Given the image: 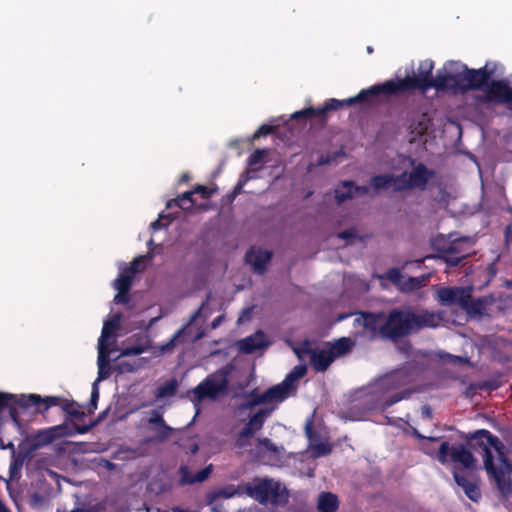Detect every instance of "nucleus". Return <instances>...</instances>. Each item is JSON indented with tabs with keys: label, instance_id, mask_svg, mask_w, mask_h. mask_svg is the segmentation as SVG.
<instances>
[{
	"label": "nucleus",
	"instance_id": "15",
	"mask_svg": "<svg viewBox=\"0 0 512 512\" xmlns=\"http://www.w3.org/2000/svg\"><path fill=\"white\" fill-rule=\"evenodd\" d=\"M410 164L412 166V170L407 172L408 184L411 189L417 188L421 191H424L427 188V185L431 178L434 177L435 172L429 169L423 163H417L414 159H410Z\"/></svg>",
	"mask_w": 512,
	"mask_h": 512
},
{
	"label": "nucleus",
	"instance_id": "35",
	"mask_svg": "<svg viewBox=\"0 0 512 512\" xmlns=\"http://www.w3.org/2000/svg\"><path fill=\"white\" fill-rule=\"evenodd\" d=\"M178 387V382L176 379H171L166 381L163 385L159 386L156 389L155 396L157 399H162L165 397H172L176 394Z\"/></svg>",
	"mask_w": 512,
	"mask_h": 512
},
{
	"label": "nucleus",
	"instance_id": "50",
	"mask_svg": "<svg viewBox=\"0 0 512 512\" xmlns=\"http://www.w3.org/2000/svg\"><path fill=\"white\" fill-rule=\"evenodd\" d=\"M241 494H242V491H241L240 486H238L237 488H235L233 486L226 487L219 491V495L223 496L224 498H232L236 495H241Z\"/></svg>",
	"mask_w": 512,
	"mask_h": 512
},
{
	"label": "nucleus",
	"instance_id": "25",
	"mask_svg": "<svg viewBox=\"0 0 512 512\" xmlns=\"http://www.w3.org/2000/svg\"><path fill=\"white\" fill-rule=\"evenodd\" d=\"M58 427H52L45 430H40L30 438L31 450H37L40 447L52 443L57 438Z\"/></svg>",
	"mask_w": 512,
	"mask_h": 512
},
{
	"label": "nucleus",
	"instance_id": "7",
	"mask_svg": "<svg viewBox=\"0 0 512 512\" xmlns=\"http://www.w3.org/2000/svg\"><path fill=\"white\" fill-rule=\"evenodd\" d=\"M243 491L260 504L284 505L289 498L286 487L270 478H255L254 483L243 486Z\"/></svg>",
	"mask_w": 512,
	"mask_h": 512
},
{
	"label": "nucleus",
	"instance_id": "60",
	"mask_svg": "<svg viewBox=\"0 0 512 512\" xmlns=\"http://www.w3.org/2000/svg\"><path fill=\"white\" fill-rule=\"evenodd\" d=\"M163 227V224L161 223V220L160 218L153 221L150 225V229L155 232V231H158L160 230L161 228Z\"/></svg>",
	"mask_w": 512,
	"mask_h": 512
},
{
	"label": "nucleus",
	"instance_id": "10",
	"mask_svg": "<svg viewBox=\"0 0 512 512\" xmlns=\"http://www.w3.org/2000/svg\"><path fill=\"white\" fill-rule=\"evenodd\" d=\"M437 459L442 464L448 461L460 463L466 469H474L476 462L473 454L462 444L450 446L447 441L441 443Z\"/></svg>",
	"mask_w": 512,
	"mask_h": 512
},
{
	"label": "nucleus",
	"instance_id": "3",
	"mask_svg": "<svg viewBox=\"0 0 512 512\" xmlns=\"http://www.w3.org/2000/svg\"><path fill=\"white\" fill-rule=\"evenodd\" d=\"M436 325L437 318L433 313L425 311L418 314L411 308H394L388 312L382 332L386 340L397 342L425 327Z\"/></svg>",
	"mask_w": 512,
	"mask_h": 512
},
{
	"label": "nucleus",
	"instance_id": "43",
	"mask_svg": "<svg viewBox=\"0 0 512 512\" xmlns=\"http://www.w3.org/2000/svg\"><path fill=\"white\" fill-rule=\"evenodd\" d=\"M99 400V388L97 386V383L95 382L92 387L90 402L88 404V413L92 414L97 409V402Z\"/></svg>",
	"mask_w": 512,
	"mask_h": 512
},
{
	"label": "nucleus",
	"instance_id": "62",
	"mask_svg": "<svg viewBox=\"0 0 512 512\" xmlns=\"http://www.w3.org/2000/svg\"><path fill=\"white\" fill-rule=\"evenodd\" d=\"M92 427V425H84V426H81V427H77V432L80 433V434H85L87 433L90 428Z\"/></svg>",
	"mask_w": 512,
	"mask_h": 512
},
{
	"label": "nucleus",
	"instance_id": "46",
	"mask_svg": "<svg viewBox=\"0 0 512 512\" xmlns=\"http://www.w3.org/2000/svg\"><path fill=\"white\" fill-rule=\"evenodd\" d=\"M277 129L276 126L263 124L261 125L253 134V139H258L262 136H267L269 134H272Z\"/></svg>",
	"mask_w": 512,
	"mask_h": 512
},
{
	"label": "nucleus",
	"instance_id": "38",
	"mask_svg": "<svg viewBox=\"0 0 512 512\" xmlns=\"http://www.w3.org/2000/svg\"><path fill=\"white\" fill-rule=\"evenodd\" d=\"M408 184V177H407V171H404L403 173L399 175H393L392 174V180H391V186L393 188L394 192H402L405 190H410V186H407Z\"/></svg>",
	"mask_w": 512,
	"mask_h": 512
},
{
	"label": "nucleus",
	"instance_id": "48",
	"mask_svg": "<svg viewBox=\"0 0 512 512\" xmlns=\"http://www.w3.org/2000/svg\"><path fill=\"white\" fill-rule=\"evenodd\" d=\"M313 451L317 456H325L331 453L332 447L329 443L320 442L313 446Z\"/></svg>",
	"mask_w": 512,
	"mask_h": 512
},
{
	"label": "nucleus",
	"instance_id": "4",
	"mask_svg": "<svg viewBox=\"0 0 512 512\" xmlns=\"http://www.w3.org/2000/svg\"><path fill=\"white\" fill-rule=\"evenodd\" d=\"M434 64L432 61H424L420 63L418 68L417 77H405L398 80H387L381 84H376L370 87L373 98H389L401 93L411 92L416 89L421 91H427L432 88L431 85H427L434 81L432 70Z\"/></svg>",
	"mask_w": 512,
	"mask_h": 512
},
{
	"label": "nucleus",
	"instance_id": "32",
	"mask_svg": "<svg viewBox=\"0 0 512 512\" xmlns=\"http://www.w3.org/2000/svg\"><path fill=\"white\" fill-rule=\"evenodd\" d=\"M195 201L193 199L192 190L186 191L179 195L177 198L171 199L167 202L166 207L168 209L178 206L183 211H192Z\"/></svg>",
	"mask_w": 512,
	"mask_h": 512
},
{
	"label": "nucleus",
	"instance_id": "22",
	"mask_svg": "<svg viewBox=\"0 0 512 512\" xmlns=\"http://www.w3.org/2000/svg\"><path fill=\"white\" fill-rule=\"evenodd\" d=\"M368 192V186H356L353 181H345L343 182L341 189L335 190V199L338 204H341L347 199L352 198L354 195H365Z\"/></svg>",
	"mask_w": 512,
	"mask_h": 512
},
{
	"label": "nucleus",
	"instance_id": "19",
	"mask_svg": "<svg viewBox=\"0 0 512 512\" xmlns=\"http://www.w3.org/2000/svg\"><path fill=\"white\" fill-rule=\"evenodd\" d=\"M271 257V251L253 247L246 253L245 260L253 267L255 273L263 274Z\"/></svg>",
	"mask_w": 512,
	"mask_h": 512
},
{
	"label": "nucleus",
	"instance_id": "20",
	"mask_svg": "<svg viewBox=\"0 0 512 512\" xmlns=\"http://www.w3.org/2000/svg\"><path fill=\"white\" fill-rule=\"evenodd\" d=\"M306 373V365H297L290 371V373H288L281 383L275 385L276 387H279L280 394L284 400L287 399L290 392L295 389L294 382L304 377Z\"/></svg>",
	"mask_w": 512,
	"mask_h": 512
},
{
	"label": "nucleus",
	"instance_id": "29",
	"mask_svg": "<svg viewBox=\"0 0 512 512\" xmlns=\"http://www.w3.org/2000/svg\"><path fill=\"white\" fill-rule=\"evenodd\" d=\"M0 394H8L7 392H0ZM29 411H19L17 416L13 417L10 408L3 407L0 408V420H2L5 415H7L11 420L17 425L20 426L21 417L22 415L28 413ZM0 448L2 450L10 449L12 451V454H15V446L14 443L9 441L8 443H5L4 440L0 437Z\"/></svg>",
	"mask_w": 512,
	"mask_h": 512
},
{
	"label": "nucleus",
	"instance_id": "14",
	"mask_svg": "<svg viewBox=\"0 0 512 512\" xmlns=\"http://www.w3.org/2000/svg\"><path fill=\"white\" fill-rule=\"evenodd\" d=\"M284 399L280 394L279 387L275 385L268 388L263 393H258L256 389L252 390L247 396L246 401L242 403L241 407L243 409H252L258 405L262 404H271V403H281Z\"/></svg>",
	"mask_w": 512,
	"mask_h": 512
},
{
	"label": "nucleus",
	"instance_id": "44",
	"mask_svg": "<svg viewBox=\"0 0 512 512\" xmlns=\"http://www.w3.org/2000/svg\"><path fill=\"white\" fill-rule=\"evenodd\" d=\"M217 191V188H210L204 185H197L193 190L194 194H200L201 198L208 199L210 198L215 192Z\"/></svg>",
	"mask_w": 512,
	"mask_h": 512
},
{
	"label": "nucleus",
	"instance_id": "58",
	"mask_svg": "<svg viewBox=\"0 0 512 512\" xmlns=\"http://www.w3.org/2000/svg\"><path fill=\"white\" fill-rule=\"evenodd\" d=\"M412 434L413 436H415L416 438L418 439H426V440H429V441H437L439 438L438 437H426L424 435H422L417 429L413 428L412 430Z\"/></svg>",
	"mask_w": 512,
	"mask_h": 512
},
{
	"label": "nucleus",
	"instance_id": "47",
	"mask_svg": "<svg viewBox=\"0 0 512 512\" xmlns=\"http://www.w3.org/2000/svg\"><path fill=\"white\" fill-rule=\"evenodd\" d=\"M476 387L482 391H492L498 389L500 387V384L497 380H485L478 382L476 384Z\"/></svg>",
	"mask_w": 512,
	"mask_h": 512
},
{
	"label": "nucleus",
	"instance_id": "49",
	"mask_svg": "<svg viewBox=\"0 0 512 512\" xmlns=\"http://www.w3.org/2000/svg\"><path fill=\"white\" fill-rule=\"evenodd\" d=\"M143 352H145V348L140 345L129 346L122 349L120 356L140 355Z\"/></svg>",
	"mask_w": 512,
	"mask_h": 512
},
{
	"label": "nucleus",
	"instance_id": "26",
	"mask_svg": "<svg viewBox=\"0 0 512 512\" xmlns=\"http://www.w3.org/2000/svg\"><path fill=\"white\" fill-rule=\"evenodd\" d=\"M148 422L149 424H153L158 430V440L163 441L170 436L172 428L166 424L163 415L159 410H153L151 412Z\"/></svg>",
	"mask_w": 512,
	"mask_h": 512
},
{
	"label": "nucleus",
	"instance_id": "55",
	"mask_svg": "<svg viewBox=\"0 0 512 512\" xmlns=\"http://www.w3.org/2000/svg\"><path fill=\"white\" fill-rule=\"evenodd\" d=\"M356 231L354 229H348L342 231L338 234V237L345 240H350L356 238Z\"/></svg>",
	"mask_w": 512,
	"mask_h": 512
},
{
	"label": "nucleus",
	"instance_id": "30",
	"mask_svg": "<svg viewBox=\"0 0 512 512\" xmlns=\"http://www.w3.org/2000/svg\"><path fill=\"white\" fill-rule=\"evenodd\" d=\"M186 334V328H180L177 330L167 342L158 347L159 353L161 355L171 354L177 345L185 342Z\"/></svg>",
	"mask_w": 512,
	"mask_h": 512
},
{
	"label": "nucleus",
	"instance_id": "28",
	"mask_svg": "<svg viewBox=\"0 0 512 512\" xmlns=\"http://www.w3.org/2000/svg\"><path fill=\"white\" fill-rule=\"evenodd\" d=\"M338 507L339 501L335 494L331 492L320 493L317 503L319 512H336Z\"/></svg>",
	"mask_w": 512,
	"mask_h": 512
},
{
	"label": "nucleus",
	"instance_id": "39",
	"mask_svg": "<svg viewBox=\"0 0 512 512\" xmlns=\"http://www.w3.org/2000/svg\"><path fill=\"white\" fill-rule=\"evenodd\" d=\"M153 257H154V254L151 252H147V254L144 256L136 257L132 260V262L130 263V266L125 268L124 271L134 278L135 274L139 271L140 264L143 262V260L144 259L151 260V259H153Z\"/></svg>",
	"mask_w": 512,
	"mask_h": 512
},
{
	"label": "nucleus",
	"instance_id": "40",
	"mask_svg": "<svg viewBox=\"0 0 512 512\" xmlns=\"http://www.w3.org/2000/svg\"><path fill=\"white\" fill-rule=\"evenodd\" d=\"M427 277H409L402 285L403 290L413 291L425 284Z\"/></svg>",
	"mask_w": 512,
	"mask_h": 512
},
{
	"label": "nucleus",
	"instance_id": "61",
	"mask_svg": "<svg viewBox=\"0 0 512 512\" xmlns=\"http://www.w3.org/2000/svg\"><path fill=\"white\" fill-rule=\"evenodd\" d=\"M454 363H469V359L461 356H451Z\"/></svg>",
	"mask_w": 512,
	"mask_h": 512
},
{
	"label": "nucleus",
	"instance_id": "36",
	"mask_svg": "<svg viewBox=\"0 0 512 512\" xmlns=\"http://www.w3.org/2000/svg\"><path fill=\"white\" fill-rule=\"evenodd\" d=\"M133 277L126 273L124 270L120 272L114 281V288L120 292H129L133 282Z\"/></svg>",
	"mask_w": 512,
	"mask_h": 512
},
{
	"label": "nucleus",
	"instance_id": "41",
	"mask_svg": "<svg viewBox=\"0 0 512 512\" xmlns=\"http://www.w3.org/2000/svg\"><path fill=\"white\" fill-rule=\"evenodd\" d=\"M381 279H387L395 285H400L403 275L399 268L393 267L388 269L383 275L379 276Z\"/></svg>",
	"mask_w": 512,
	"mask_h": 512
},
{
	"label": "nucleus",
	"instance_id": "24",
	"mask_svg": "<svg viewBox=\"0 0 512 512\" xmlns=\"http://www.w3.org/2000/svg\"><path fill=\"white\" fill-rule=\"evenodd\" d=\"M212 472V465H209L200 471H198L195 475H192L189 471V468L185 465H182L179 467V474L181 476L180 478V484L186 485V484H193L197 482H203L210 476Z\"/></svg>",
	"mask_w": 512,
	"mask_h": 512
},
{
	"label": "nucleus",
	"instance_id": "45",
	"mask_svg": "<svg viewBox=\"0 0 512 512\" xmlns=\"http://www.w3.org/2000/svg\"><path fill=\"white\" fill-rule=\"evenodd\" d=\"M408 129L411 134L420 136L425 133L427 127L423 120H418L417 122H412L408 125Z\"/></svg>",
	"mask_w": 512,
	"mask_h": 512
},
{
	"label": "nucleus",
	"instance_id": "6",
	"mask_svg": "<svg viewBox=\"0 0 512 512\" xmlns=\"http://www.w3.org/2000/svg\"><path fill=\"white\" fill-rule=\"evenodd\" d=\"M472 242L469 237L454 238L452 234H440L432 240L433 258L443 260L448 267H457L470 256Z\"/></svg>",
	"mask_w": 512,
	"mask_h": 512
},
{
	"label": "nucleus",
	"instance_id": "37",
	"mask_svg": "<svg viewBox=\"0 0 512 512\" xmlns=\"http://www.w3.org/2000/svg\"><path fill=\"white\" fill-rule=\"evenodd\" d=\"M351 350V343L348 338H340L329 348V352L335 355V359L339 356L345 355Z\"/></svg>",
	"mask_w": 512,
	"mask_h": 512
},
{
	"label": "nucleus",
	"instance_id": "16",
	"mask_svg": "<svg viewBox=\"0 0 512 512\" xmlns=\"http://www.w3.org/2000/svg\"><path fill=\"white\" fill-rule=\"evenodd\" d=\"M273 410L274 407L261 408L250 416L246 425L239 431L241 437L252 439L255 433L263 428L266 419L270 416Z\"/></svg>",
	"mask_w": 512,
	"mask_h": 512
},
{
	"label": "nucleus",
	"instance_id": "64",
	"mask_svg": "<svg viewBox=\"0 0 512 512\" xmlns=\"http://www.w3.org/2000/svg\"><path fill=\"white\" fill-rule=\"evenodd\" d=\"M22 465V460L18 462L17 459L14 460L13 464L10 466L11 472L16 469L18 466Z\"/></svg>",
	"mask_w": 512,
	"mask_h": 512
},
{
	"label": "nucleus",
	"instance_id": "33",
	"mask_svg": "<svg viewBox=\"0 0 512 512\" xmlns=\"http://www.w3.org/2000/svg\"><path fill=\"white\" fill-rule=\"evenodd\" d=\"M121 315L116 314L112 319L104 322L99 342H106L112 335L114 330L119 328Z\"/></svg>",
	"mask_w": 512,
	"mask_h": 512
},
{
	"label": "nucleus",
	"instance_id": "17",
	"mask_svg": "<svg viewBox=\"0 0 512 512\" xmlns=\"http://www.w3.org/2000/svg\"><path fill=\"white\" fill-rule=\"evenodd\" d=\"M427 85H431L432 88L437 91L450 90L454 92H461V73L449 74L445 71L438 70L434 77V81Z\"/></svg>",
	"mask_w": 512,
	"mask_h": 512
},
{
	"label": "nucleus",
	"instance_id": "9",
	"mask_svg": "<svg viewBox=\"0 0 512 512\" xmlns=\"http://www.w3.org/2000/svg\"><path fill=\"white\" fill-rule=\"evenodd\" d=\"M493 70H489L487 66L479 69L468 68L463 65L461 72V92L465 93L471 90H481L486 94V88L490 84Z\"/></svg>",
	"mask_w": 512,
	"mask_h": 512
},
{
	"label": "nucleus",
	"instance_id": "51",
	"mask_svg": "<svg viewBox=\"0 0 512 512\" xmlns=\"http://www.w3.org/2000/svg\"><path fill=\"white\" fill-rule=\"evenodd\" d=\"M250 445H251V439L242 438L241 434L239 432L236 434L235 441H234L235 448L242 450V449L247 448Z\"/></svg>",
	"mask_w": 512,
	"mask_h": 512
},
{
	"label": "nucleus",
	"instance_id": "18",
	"mask_svg": "<svg viewBox=\"0 0 512 512\" xmlns=\"http://www.w3.org/2000/svg\"><path fill=\"white\" fill-rule=\"evenodd\" d=\"M465 303H462L461 308L469 316H484L486 315L487 306L492 303V297H480L474 299L472 297V288L468 287L464 296Z\"/></svg>",
	"mask_w": 512,
	"mask_h": 512
},
{
	"label": "nucleus",
	"instance_id": "42",
	"mask_svg": "<svg viewBox=\"0 0 512 512\" xmlns=\"http://www.w3.org/2000/svg\"><path fill=\"white\" fill-rule=\"evenodd\" d=\"M267 155V150L256 149L248 158V166L255 167L263 162L264 157Z\"/></svg>",
	"mask_w": 512,
	"mask_h": 512
},
{
	"label": "nucleus",
	"instance_id": "52",
	"mask_svg": "<svg viewBox=\"0 0 512 512\" xmlns=\"http://www.w3.org/2000/svg\"><path fill=\"white\" fill-rule=\"evenodd\" d=\"M258 445L264 447L270 452H277V446L267 437L259 438Z\"/></svg>",
	"mask_w": 512,
	"mask_h": 512
},
{
	"label": "nucleus",
	"instance_id": "34",
	"mask_svg": "<svg viewBox=\"0 0 512 512\" xmlns=\"http://www.w3.org/2000/svg\"><path fill=\"white\" fill-rule=\"evenodd\" d=\"M392 174H378L374 175L370 179V185L374 189L375 193L381 190H386L391 187Z\"/></svg>",
	"mask_w": 512,
	"mask_h": 512
},
{
	"label": "nucleus",
	"instance_id": "5",
	"mask_svg": "<svg viewBox=\"0 0 512 512\" xmlns=\"http://www.w3.org/2000/svg\"><path fill=\"white\" fill-rule=\"evenodd\" d=\"M373 96L370 90V87L367 89L361 90L356 96L350 97L344 100H338L335 98H330L324 102L322 106L319 107H307L302 110L296 111L291 115L293 120L298 119H316L319 124L324 127L327 124L329 118V112L336 111L340 108L346 106H352L358 103H371L373 100Z\"/></svg>",
	"mask_w": 512,
	"mask_h": 512
},
{
	"label": "nucleus",
	"instance_id": "21",
	"mask_svg": "<svg viewBox=\"0 0 512 512\" xmlns=\"http://www.w3.org/2000/svg\"><path fill=\"white\" fill-rule=\"evenodd\" d=\"M468 287H444L438 291L439 301L443 304L462 306Z\"/></svg>",
	"mask_w": 512,
	"mask_h": 512
},
{
	"label": "nucleus",
	"instance_id": "2",
	"mask_svg": "<svg viewBox=\"0 0 512 512\" xmlns=\"http://www.w3.org/2000/svg\"><path fill=\"white\" fill-rule=\"evenodd\" d=\"M53 406H60L61 409L71 418L82 419L85 413L74 401H68L59 396H47L42 398L40 395L30 394H0V408L8 407L13 415L17 416L19 411H29L34 408V413H45Z\"/></svg>",
	"mask_w": 512,
	"mask_h": 512
},
{
	"label": "nucleus",
	"instance_id": "53",
	"mask_svg": "<svg viewBox=\"0 0 512 512\" xmlns=\"http://www.w3.org/2000/svg\"><path fill=\"white\" fill-rule=\"evenodd\" d=\"M410 395L409 392L407 391H403V392H400V393H397V394H394L392 396H390L387 401H386V405L387 406H391L397 402H399L400 400L408 397Z\"/></svg>",
	"mask_w": 512,
	"mask_h": 512
},
{
	"label": "nucleus",
	"instance_id": "59",
	"mask_svg": "<svg viewBox=\"0 0 512 512\" xmlns=\"http://www.w3.org/2000/svg\"><path fill=\"white\" fill-rule=\"evenodd\" d=\"M120 366V371L123 372V371H127V372H133L135 370V367L128 364V363H125V362H121L119 364Z\"/></svg>",
	"mask_w": 512,
	"mask_h": 512
},
{
	"label": "nucleus",
	"instance_id": "27",
	"mask_svg": "<svg viewBox=\"0 0 512 512\" xmlns=\"http://www.w3.org/2000/svg\"><path fill=\"white\" fill-rule=\"evenodd\" d=\"M264 346L263 333L257 332L239 341V350L246 354L261 349Z\"/></svg>",
	"mask_w": 512,
	"mask_h": 512
},
{
	"label": "nucleus",
	"instance_id": "63",
	"mask_svg": "<svg viewBox=\"0 0 512 512\" xmlns=\"http://www.w3.org/2000/svg\"><path fill=\"white\" fill-rule=\"evenodd\" d=\"M222 319H223V316H222V315H221V316H218L217 318H215V319H214V321L212 322V327H213V328H216V327L220 324V322L222 321Z\"/></svg>",
	"mask_w": 512,
	"mask_h": 512
},
{
	"label": "nucleus",
	"instance_id": "1",
	"mask_svg": "<svg viewBox=\"0 0 512 512\" xmlns=\"http://www.w3.org/2000/svg\"><path fill=\"white\" fill-rule=\"evenodd\" d=\"M468 445L481 449L484 468L493 478L502 497L512 494V462L507 457V449L503 442L490 431L479 429L466 436Z\"/></svg>",
	"mask_w": 512,
	"mask_h": 512
},
{
	"label": "nucleus",
	"instance_id": "31",
	"mask_svg": "<svg viewBox=\"0 0 512 512\" xmlns=\"http://www.w3.org/2000/svg\"><path fill=\"white\" fill-rule=\"evenodd\" d=\"M109 353L106 342L98 341V380L106 379L110 375L108 372H103V368L109 366Z\"/></svg>",
	"mask_w": 512,
	"mask_h": 512
},
{
	"label": "nucleus",
	"instance_id": "57",
	"mask_svg": "<svg viewBox=\"0 0 512 512\" xmlns=\"http://www.w3.org/2000/svg\"><path fill=\"white\" fill-rule=\"evenodd\" d=\"M305 433L309 440H312L316 436V432L312 427V423L309 421L305 426Z\"/></svg>",
	"mask_w": 512,
	"mask_h": 512
},
{
	"label": "nucleus",
	"instance_id": "23",
	"mask_svg": "<svg viewBox=\"0 0 512 512\" xmlns=\"http://www.w3.org/2000/svg\"><path fill=\"white\" fill-rule=\"evenodd\" d=\"M453 478L458 486H460L465 495L472 501L477 502L481 498V491L475 482L469 481L464 475L457 470L453 471Z\"/></svg>",
	"mask_w": 512,
	"mask_h": 512
},
{
	"label": "nucleus",
	"instance_id": "12",
	"mask_svg": "<svg viewBox=\"0 0 512 512\" xmlns=\"http://www.w3.org/2000/svg\"><path fill=\"white\" fill-rule=\"evenodd\" d=\"M356 315L359 316L356 321L360 322L361 319L362 325L370 333L371 339L386 340L385 333L382 332L387 318L385 312L359 311Z\"/></svg>",
	"mask_w": 512,
	"mask_h": 512
},
{
	"label": "nucleus",
	"instance_id": "11",
	"mask_svg": "<svg viewBox=\"0 0 512 512\" xmlns=\"http://www.w3.org/2000/svg\"><path fill=\"white\" fill-rule=\"evenodd\" d=\"M480 103L508 104L512 109V87L505 80H491L486 94L477 97Z\"/></svg>",
	"mask_w": 512,
	"mask_h": 512
},
{
	"label": "nucleus",
	"instance_id": "13",
	"mask_svg": "<svg viewBox=\"0 0 512 512\" xmlns=\"http://www.w3.org/2000/svg\"><path fill=\"white\" fill-rule=\"evenodd\" d=\"M294 351L299 358H301L302 353L308 354L310 365L316 372H325L335 360V355H332L329 350L312 349L309 347L308 341H305L301 348Z\"/></svg>",
	"mask_w": 512,
	"mask_h": 512
},
{
	"label": "nucleus",
	"instance_id": "56",
	"mask_svg": "<svg viewBox=\"0 0 512 512\" xmlns=\"http://www.w3.org/2000/svg\"><path fill=\"white\" fill-rule=\"evenodd\" d=\"M486 272L488 274V280H491L492 278H494L496 276V274H497L496 261L490 263L487 266Z\"/></svg>",
	"mask_w": 512,
	"mask_h": 512
},
{
	"label": "nucleus",
	"instance_id": "8",
	"mask_svg": "<svg viewBox=\"0 0 512 512\" xmlns=\"http://www.w3.org/2000/svg\"><path fill=\"white\" fill-rule=\"evenodd\" d=\"M227 388V373L224 371H217L208 375L192 390L193 401L195 403H200L207 398L215 400L219 396L225 394Z\"/></svg>",
	"mask_w": 512,
	"mask_h": 512
},
{
	"label": "nucleus",
	"instance_id": "54",
	"mask_svg": "<svg viewBox=\"0 0 512 512\" xmlns=\"http://www.w3.org/2000/svg\"><path fill=\"white\" fill-rule=\"evenodd\" d=\"M129 292H120L115 295L114 302L117 304H127L129 302Z\"/></svg>",
	"mask_w": 512,
	"mask_h": 512
}]
</instances>
